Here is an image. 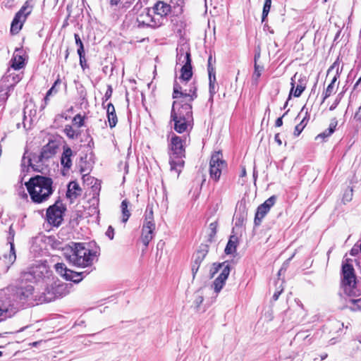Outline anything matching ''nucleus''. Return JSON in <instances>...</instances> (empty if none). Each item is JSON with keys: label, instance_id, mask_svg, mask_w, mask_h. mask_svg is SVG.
Wrapping results in <instances>:
<instances>
[{"label": "nucleus", "instance_id": "obj_1", "mask_svg": "<svg viewBox=\"0 0 361 361\" xmlns=\"http://www.w3.org/2000/svg\"><path fill=\"white\" fill-rule=\"evenodd\" d=\"M4 295L0 298V322L13 316L18 304L27 303L34 305L39 302L40 295H37L32 286H9L4 290Z\"/></svg>", "mask_w": 361, "mask_h": 361}, {"label": "nucleus", "instance_id": "obj_2", "mask_svg": "<svg viewBox=\"0 0 361 361\" xmlns=\"http://www.w3.org/2000/svg\"><path fill=\"white\" fill-rule=\"evenodd\" d=\"M197 87L195 82L190 84V88H184L175 81L173 84V102L171 118H185L193 120L192 102L197 98Z\"/></svg>", "mask_w": 361, "mask_h": 361}, {"label": "nucleus", "instance_id": "obj_3", "mask_svg": "<svg viewBox=\"0 0 361 361\" xmlns=\"http://www.w3.org/2000/svg\"><path fill=\"white\" fill-rule=\"evenodd\" d=\"M64 257L72 265L77 267H92L97 260V252L87 247L82 243H72L64 251Z\"/></svg>", "mask_w": 361, "mask_h": 361}, {"label": "nucleus", "instance_id": "obj_4", "mask_svg": "<svg viewBox=\"0 0 361 361\" xmlns=\"http://www.w3.org/2000/svg\"><path fill=\"white\" fill-rule=\"evenodd\" d=\"M51 178L37 175L25 183V186L32 201L37 204L47 201L52 195L54 189Z\"/></svg>", "mask_w": 361, "mask_h": 361}, {"label": "nucleus", "instance_id": "obj_5", "mask_svg": "<svg viewBox=\"0 0 361 361\" xmlns=\"http://www.w3.org/2000/svg\"><path fill=\"white\" fill-rule=\"evenodd\" d=\"M190 142L189 135L178 136L175 133H171L169 148V164L171 170L176 171L178 175L184 166L183 158L185 157V147Z\"/></svg>", "mask_w": 361, "mask_h": 361}, {"label": "nucleus", "instance_id": "obj_6", "mask_svg": "<svg viewBox=\"0 0 361 361\" xmlns=\"http://www.w3.org/2000/svg\"><path fill=\"white\" fill-rule=\"evenodd\" d=\"M68 293L67 284L61 282L54 276L45 284L44 291L39 297V302H49L63 297Z\"/></svg>", "mask_w": 361, "mask_h": 361}, {"label": "nucleus", "instance_id": "obj_7", "mask_svg": "<svg viewBox=\"0 0 361 361\" xmlns=\"http://www.w3.org/2000/svg\"><path fill=\"white\" fill-rule=\"evenodd\" d=\"M351 259H346L342 264V285L345 293L350 297L359 296V290L356 286V277Z\"/></svg>", "mask_w": 361, "mask_h": 361}, {"label": "nucleus", "instance_id": "obj_8", "mask_svg": "<svg viewBox=\"0 0 361 361\" xmlns=\"http://www.w3.org/2000/svg\"><path fill=\"white\" fill-rule=\"evenodd\" d=\"M53 276L52 272L44 264H39L30 267L27 271H23L20 275L22 282H43L47 283Z\"/></svg>", "mask_w": 361, "mask_h": 361}, {"label": "nucleus", "instance_id": "obj_9", "mask_svg": "<svg viewBox=\"0 0 361 361\" xmlns=\"http://www.w3.org/2000/svg\"><path fill=\"white\" fill-rule=\"evenodd\" d=\"M221 270L219 276L214 280L213 283V287L214 292L219 293L223 288L226 281L227 280L230 271L231 265L228 262L223 263H214L212 267L210 269V277L213 278L214 275Z\"/></svg>", "mask_w": 361, "mask_h": 361}, {"label": "nucleus", "instance_id": "obj_10", "mask_svg": "<svg viewBox=\"0 0 361 361\" xmlns=\"http://www.w3.org/2000/svg\"><path fill=\"white\" fill-rule=\"evenodd\" d=\"M33 8L34 0L25 1L12 20L11 25V32L12 34H18L20 32L27 16L32 13Z\"/></svg>", "mask_w": 361, "mask_h": 361}, {"label": "nucleus", "instance_id": "obj_11", "mask_svg": "<svg viewBox=\"0 0 361 361\" xmlns=\"http://www.w3.org/2000/svg\"><path fill=\"white\" fill-rule=\"evenodd\" d=\"M171 12V6L164 1H159L152 8L147 10L146 17L147 19L143 20L142 23L149 26H157L160 23L158 19L157 21L154 17H152V14L163 18L166 16Z\"/></svg>", "mask_w": 361, "mask_h": 361}, {"label": "nucleus", "instance_id": "obj_12", "mask_svg": "<svg viewBox=\"0 0 361 361\" xmlns=\"http://www.w3.org/2000/svg\"><path fill=\"white\" fill-rule=\"evenodd\" d=\"M227 166L226 162L223 159V155L220 152L212 154L209 161V176L214 181L217 182L221 175V172Z\"/></svg>", "mask_w": 361, "mask_h": 361}, {"label": "nucleus", "instance_id": "obj_13", "mask_svg": "<svg viewBox=\"0 0 361 361\" xmlns=\"http://www.w3.org/2000/svg\"><path fill=\"white\" fill-rule=\"evenodd\" d=\"M56 271L64 278L66 281H71L74 283L80 282L83 278L90 274V271L80 272L73 271L67 268L64 263H57L54 266Z\"/></svg>", "mask_w": 361, "mask_h": 361}, {"label": "nucleus", "instance_id": "obj_14", "mask_svg": "<svg viewBox=\"0 0 361 361\" xmlns=\"http://www.w3.org/2000/svg\"><path fill=\"white\" fill-rule=\"evenodd\" d=\"M65 211L66 208L59 202H56L54 204L50 206L47 210L48 223L54 226H59L63 221V215Z\"/></svg>", "mask_w": 361, "mask_h": 361}, {"label": "nucleus", "instance_id": "obj_15", "mask_svg": "<svg viewBox=\"0 0 361 361\" xmlns=\"http://www.w3.org/2000/svg\"><path fill=\"white\" fill-rule=\"evenodd\" d=\"M291 89L289 93L288 99H290L293 94L295 97H299L306 88L307 78L305 76L298 75L297 73L291 78Z\"/></svg>", "mask_w": 361, "mask_h": 361}, {"label": "nucleus", "instance_id": "obj_16", "mask_svg": "<svg viewBox=\"0 0 361 361\" xmlns=\"http://www.w3.org/2000/svg\"><path fill=\"white\" fill-rule=\"evenodd\" d=\"M15 234V231L13 230V226L11 225L9 227L8 235L7 237L8 243L10 245L9 253L4 255V259L6 265L5 271H8V268L15 262L16 259V250L14 245Z\"/></svg>", "mask_w": 361, "mask_h": 361}, {"label": "nucleus", "instance_id": "obj_17", "mask_svg": "<svg viewBox=\"0 0 361 361\" xmlns=\"http://www.w3.org/2000/svg\"><path fill=\"white\" fill-rule=\"evenodd\" d=\"M276 200V196L273 195L257 207L254 219V224L256 226H259L261 224L264 217L275 204Z\"/></svg>", "mask_w": 361, "mask_h": 361}, {"label": "nucleus", "instance_id": "obj_18", "mask_svg": "<svg viewBox=\"0 0 361 361\" xmlns=\"http://www.w3.org/2000/svg\"><path fill=\"white\" fill-rule=\"evenodd\" d=\"M174 123L173 128L178 133H188L193 126V120L185 118H171Z\"/></svg>", "mask_w": 361, "mask_h": 361}, {"label": "nucleus", "instance_id": "obj_19", "mask_svg": "<svg viewBox=\"0 0 361 361\" xmlns=\"http://www.w3.org/2000/svg\"><path fill=\"white\" fill-rule=\"evenodd\" d=\"M192 62L190 49L187 46L177 48L176 63L180 65H190Z\"/></svg>", "mask_w": 361, "mask_h": 361}, {"label": "nucleus", "instance_id": "obj_20", "mask_svg": "<svg viewBox=\"0 0 361 361\" xmlns=\"http://www.w3.org/2000/svg\"><path fill=\"white\" fill-rule=\"evenodd\" d=\"M208 252L207 246H204V247L200 250H198L194 255H193V262L192 264V276L195 278L197 272L198 271V269L200 268V266L204 259L205 258Z\"/></svg>", "mask_w": 361, "mask_h": 361}, {"label": "nucleus", "instance_id": "obj_21", "mask_svg": "<svg viewBox=\"0 0 361 361\" xmlns=\"http://www.w3.org/2000/svg\"><path fill=\"white\" fill-rule=\"evenodd\" d=\"M59 147L56 141L51 140L47 145L42 147L41 149V157L44 158L47 162L49 159L53 157L57 152Z\"/></svg>", "mask_w": 361, "mask_h": 361}, {"label": "nucleus", "instance_id": "obj_22", "mask_svg": "<svg viewBox=\"0 0 361 361\" xmlns=\"http://www.w3.org/2000/svg\"><path fill=\"white\" fill-rule=\"evenodd\" d=\"M73 150L68 146H63V151L61 157V164L63 166V173L65 171H68L72 166Z\"/></svg>", "mask_w": 361, "mask_h": 361}, {"label": "nucleus", "instance_id": "obj_23", "mask_svg": "<svg viewBox=\"0 0 361 361\" xmlns=\"http://www.w3.org/2000/svg\"><path fill=\"white\" fill-rule=\"evenodd\" d=\"M11 68L13 70H20L25 66V57L22 49H16L10 61Z\"/></svg>", "mask_w": 361, "mask_h": 361}, {"label": "nucleus", "instance_id": "obj_24", "mask_svg": "<svg viewBox=\"0 0 361 361\" xmlns=\"http://www.w3.org/2000/svg\"><path fill=\"white\" fill-rule=\"evenodd\" d=\"M9 72L10 69L8 70L6 74L1 79L0 84H4V86H8L9 91H11V90L21 80L22 75L20 74L9 73Z\"/></svg>", "mask_w": 361, "mask_h": 361}, {"label": "nucleus", "instance_id": "obj_25", "mask_svg": "<svg viewBox=\"0 0 361 361\" xmlns=\"http://www.w3.org/2000/svg\"><path fill=\"white\" fill-rule=\"evenodd\" d=\"M27 163L32 164V168L34 171H40L42 166L45 164L46 161L41 157V152L37 154L36 153H31L27 156Z\"/></svg>", "mask_w": 361, "mask_h": 361}, {"label": "nucleus", "instance_id": "obj_26", "mask_svg": "<svg viewBox=\"0 0 361 361\" xmlns=\"http://www.w3.org/2000/svg\"><path fill=\"white\" fill-rule=\"evenodd\" d=\"M81 188L79 184L76 181H71L68 185V190L66 192L67 198L71 201L75 200L80 195Z\"/></svg>", "mask_w": 361, "mask_h": 361}, {"label": "nucleus", "instance_id": "obj_27", "mask_svg": "<svg viewBox=\"0 0 361 361\" xmlns=\"http://www.w3.org/2000/svg\"><path fill=\"white\" fill-rule=\"evenodd\" d=\"M155 223L154 221V214L152 207L147 205L145 214V219L142 227L155 230Z\"/></svg>", "mask_w": 361, "mask_h": 361}, {"label": "nucleus", "instance_id": "obj_28", "mask_svg": "<svg viewBox=\"0 0 361 361\" xmlns=\"http://www.w3.org/2000/svg\"><path fill=\"white\" fill-rule=\"evenodd\" d=\"M192 76V70L191 63L190 65H183L180 69V76L179 78V80L184 83L183 85L181 86L186 88L187 82L191 79Z\"/></svg>", "mask_w": 361, "mask_h": 361}, {"label": "nucleus", "instance_id": "obj_29", "mask_svg": "<svg viewBox=\"0 0 361 361\" xmlns=\"http://www.w3.org/2000/svg\"><path fill=\"white\" fill-rule=\"evenodd\" d=\"M338 124V121L336 118H334L331 121L329 128L325 130L324 132L319 133L316 137L315 140H317L321 139L322 141H325L326 138L331 136L333 133L335 131L336 126Z\"/></svg>", "mask_w": 361, "mask_h": 361}, {"label": "nucleus", "instance_id": "obj_30", "mask_svg": "<svg viewBox=\"0 0 361 361\" xmlns=\"http://www.w3.org/2000/svg\"><path fill=\"white\" fill-rule=\"evenodd\" d=\"M234 216L235 218L236 225H241L247 217V211L245 204L240 203L238 207L237 211L235 212Z\"/></svg>", "mask_w": 361, "mask_h": 361}, {"label": "nucleus", "instance_id": "obj_31", "mask_svg": "<svg viewBox=\"0 0 361 361\" xmlns=\"http://www.w3.org/2000/svg\"><path fill=\"white\" fill-rule=\"evenodd\" d=\"M154 230L152 228H142L141 240L145 247H147L149 242L154 237Z\"/></svg>", "mask_w": 361, "mask_h": 361}, {"label": "nucleus", "instance_id": "obj_32", "mask_svg": "<svg viewBox=\"0 0 361 361\" xmlns=\"http://www.w3.org/2000/svg\"><path fill=\"white\" fill-rule=\"evenodd\" d=\"M63 131L71 140L78 139L81 133L79 129H74L71 125H66Z\"/></svg>", "mask_w": 361, "mask_h": 361}, {"label": "nucleus", "instance_id": "obj_33", "mask_svg": "<svg viewBox=\"0 0 361 361\" xmlns=\"http://www.w3.org/2000/svg\"><path fill=\"white\" fill-rule=\"evenodd\" d=\"M218 89L216 84V75H209V101L212 102L214 95L216 94Z\"/></svg>", "mask_w": 361, "mask_h": 361}, {"label": "nucleus", "instance_id": "obj_34", "mask_svg": "<svg viewBox=\"0 0 361 361\" xmlns=\"http://www.w3.org/2000/svg\"><path fill=\"white\" fill-rule=\"evenodd\" d=\"M129 202L127 200H123L121 204V209L122 212V222L126 223L130 218L131 214L128 209Z\"/></svg>", "mask_w": 361, "mask_h": 361}, {"label": "nucleus", "instance_id": "obj_35", "mask_svg": "<svg viewBox=\"0 0 361 361\" xmlns=\"http://www.w3.org/2000/svg\"><path fill=\"white\" fill-rule=\"evenodd\" d=\"M9 87L0 84V107L3 106L9 96Z\"/></svg>", "mask_w": 361, "mask_h": 361}, {"label": "nucleus", "instance_id": "obj_36", "mask_svg": "<svg viewBox=\"0 0 361 361\" xmlns=\"http://www.w3.org/2000/svg\"><path fill=\"white\" fill-rule=\"evenodd\" d=\"M236 240L235 236H231L226 247L225 248V252L227 255L232 254L236 250Z\"/></svg>", "mask_w": 361, "mask_h": 361}, {"label": "nucleus", "instance_id": "obj_37", "mask_svg": "<svg viewBox=\"0 0 361 361\" xmlns=\"http://www.w3.org/2000/svg\"><path fill=\"white\" fill-rule=\"evenodd\" d=\"M283 283H284V281L283 280H280L279 278L276 281V288L275 292L274 293V295L272 296V300L274 301H276L279 299L280 295L283 291V289H284Z\"/></svg>", "mask_w": 361, "mask_h": 361}, {"label": "nucleus", "instance_id": "obj_38", "mask_svg": "<svg viewBox=\"0 0 361 361\" xmlns=\"http://www.w3.org/2000/svg\"><path fill=\"white\" fill-rule=\"evenodd\" d=\"M307 111H306L305 116L302 119L300 123H298L295 126V130H294V135L295 136H298L302 133V131L303 130L305 127L306 126V125L307 123V121H308V118H307Z\"/></svg>", "mask_w": 361, "mask_h": 361}, {"label": "nucleus", "instance_id": "obj_39", "mask_svg": "<svg viewBox=\"0 0 361 361\" xmlns=\"http://www.w3.org/2000/svg\"><path fill=\"white\" fill-rule=\"evenodd\" d=\"M217 226H218V224H217L216 221L212 222L209 225V228H208V240L209 242H212L213 240L214 237L216 235V230H217Z\"/></svg>", "mask_w": 361, "mask_h": 361}, {"label": "nucleus", "instance_id": "obj_40", "mask_svg": "<svg viewBox=\"0 0 361 361\" xmlns=\"http://www.w3.org/2000/svg\"><path fill=\"white\" fill-rule=\"evenodd\" d=\"M336 69V75L334 76V78L331 80V82L330 85H332L334 86L335 82L337 81L338 78H339L340 73H339V64L337 63V61L334 62L329 68L328 70V74L333 71L334 69Z\"/></svg>", "mask_w": 361, "mask_h": 361}, {"label": "nucleus", "instance_id": "obj_41", "mask_svg": "<svg viewBox=\"0 0 361 361\" xmlns=\"http://www.w3.org/2000/svg\"><path fill=\"white\" fill-rule=\"evenodd\" d=\"M59 80H56L54 84L52 85V87L47 91V94H46V96L44 99V106H43V108H44V106L47 104L48 103V101L49 99V97L51 96L52 94H56L58 90L56 88V86L58 83H59Z\"/></svg>", "mask_w": 361, "mask_h": 361}, {"label": "nucleus", "instance_id": "obj_42", "mask_svg": "<svg viewBox=\"0 0 361 361\" xmlns=\"http://www.w3.org/2000/svg\"><path fill=\"white\" fill-rule=\"evenodd\" d=\"M271 5V0H265L264 4L263 6L262 15V22H264L267 18Z\"/></svg>", "mask_w": 361, "mask_h": 361}, {"label": "nucleus", "instance_id": "obj_43", "mask_svg": "<svg viewBox=\"0 0 361 361\" xmlns=\"http://www.w3.org/2000/svg\"><path fill=\"white\" fill-rule=\"evenodd\" d=\"M349 302L353 305L350 307V310L353 311H357L361 310V298H352Z\"/></svg>", "mask_w": 361, "mask_h": 361}, {"label": "nucleus", "instance_id": "obj_44", "mask_svg": "<svg viewBox=\"0 0 361 361\" xmlns=\"http://www.w3.org/2000/svg\"><path fill=\"white\" fill-rule=\"evenodd\" d=\"M107 119H108V122H109V126L111 128H113L114 127L116 126L117 122H118V118H117V116L115 114H107Z\"/></svg>", "mask_w": 361, "mask_h": 361}, {"label": "nucleus", "instance_id": "obj_45", "mask_svg": "<svg viewBox=\"0 0 361 361\" xmlns=\"http://www.w3.org/2000/svg\"><path fill=\"white\" fill-rule=\"evenodd\" d=\"M73 125L77 126L78 128H81L84 126V117L80 114H77L73 119Z\"/></svg>", "mask_w": 361, "mask_h": 361}, {"label": "nucleus", "instance_id": "obj_46", "mask_svg": "<svg viewBox=\"0 0 361 361\" xmlns=\"http://www.w3.org/2000/svg\"><path fill=\"white\" fill-rule=\"evenodd\" d=\"M258 57H259V54H258L257 55L256 54L255 56V61H257V58H258ZM262 70V67H260L259 66H258L257 64V62H255V71H254L253 76L255 77L256 80H257L260 77Z\"/></svg>", "mask_w": 361, "mask_h": 361}, {"label": "nucleus", "instance_id": "obj_47", "mask_svg": "<svg viewBox=\"0 0 361 361\" xmlns=\"http://www.w3.org/2000/svg\"><path fill=\"white\" fill-rule=\"evenodd\" d=\"M334 86L329 84L327 86L325 91L323 92L324 97H323L322 102H324L328 97H329L331 95V94L334 92Z\"/></svg>", "mask_w": 361, "mask_h": 361}, {"label": "nucleus", "instance_id": "obj_48", "mask_svg": "<svg viewBox=\"0 0 361 361\" xmlns=\"http://www.w3.org/2000/svg\"><path fill=\"white\" fill-rule=\"evenodd\" d=\"M207 71H208V75H216L215 68L212 65V56H209L207 61Z\"/></svg>", "mask_w": 361, "mask_h": 361}, {"label": "nucleus", "instance_id": "obj_49", "mask_svg": "<svg viewBox=\"0 0 361 361\" xmlns=\"http://www.w3.org/2000/svg\"><path fill=\"white\" fill-rule=\"evenodd\" d=\"M27 152H25L21 161V167L23 171H25V169L27 170L29 166L32 167V164L27 163V157H26Z\"/></svg>", "mask_w": 361, "mask_h": 361}, {"label": "nucleus", "instance_id": "obj_50", "mask_svg": "<svg viewBox=\"0 0 361 361\" xmlns=\"http://www.w3.org/2000/svg\"><path fill=\"white\" fill-rule=\"evenodd\" d=\"M342 96H343L342 93H340V94H338V96L336 98L335 101L334 102V103L329 107V110L330 111H333V110H334L337 107V106L338 105V104L341 102Z\"/></svg>", "mask_w": 361, "mask_h": 361}, {"label": "nucleus", "instance_id": "obj_51", "mask_svg": "<svg viewBox=\"0 0 361 361\" xmlns=\"http://www.w3.org/2000/svg\"><path fill=\"white\" fill-rule=\"evenodd\" d=\"M112 92H113V89H112V87L111 85H108V87H107V90L105 92V94L104 96V98H103V103L104 102V101H107L108 99H109L112 95Z\"/></svg>", "mask_w": 361, "mask_h": 361}, {"label": "nucleus", "instance_id": "obj_52", "mask_svg": "<svg viewBox=\"0 0 361 361\" xmlns=\"http://www.w3.org/2000/svg\"><path fill=\"white\" fill-rule=\"evenodd\" d=\"M106 235L110 239L113 240L114 236V229L111 226H109L106 231Z\"/></svg>", "mask_w": 361, "mask_h": 361}, {"label": "nucleus", "instance_id": "obj_53", "mask_svg": "<svg viewBox=\"0 0 361 361\" xmlns=\"http://www.w3.org/2000/svg\"><path fill=\"white\" fill-rule=\"evenodd\" d=\"M352 197H353V190L350 189V190L345 192V193L343 195V200L349 202L352 200Z\"/></svg>", "mask_w": 361, "mask_h": 361}, {"label": "nucleus", "instance_id": "obj_54", "mask_svg": "<svg viewBox=\"0 0 361 361\" xmlns=\"http://www.w3.org/2000/svg\"><path fill=\"white\" fill-rule=\"evenodd\" d=\"M80 65L83 71L89 68L85 56L80 57Z\"/></svg>", "mask_w": 361, "mask_h": 361}, {"label": "nucleus", "instance_id": "obj_55", "mask_svg": "<svg viewBox=\"0 0 361 361\" xmlns=\"http://www.w3.org/2000/svg\"><path fill=\"white\" fill-rule=\"evenodd\" d=\"M115 108L111 103H109L106 106V114H115Z\"/></svg>", "mask_w": 361, "mask_h": 361}, {"label": "nucleus", "instance_id": "obj_56", "mask_svg": "<svg viewBox=\"0 0 361 361\" xmlns=\"http://www.w3.org/2000/svg\"><path fill=\"white\" fill-rule=\"evenodd\" d=\"M360 251V246L354 245L351 249L350 253L352 256H355L359 253Z\"/></svg>", "mask_w": 361, "mask_h": 361}, {"label": "nucleus", "instance_id": "obj_57", "mask_svg": "<svg viewBox=\"0 0 361 361\" xmlns=\"http://www.w3.org/2000/svg\"><path fill=\"white\" fill-rule=\"evenodd\" d=\"M74 38H75V44L78 46V47H80L81 46H84L83 43H82V40L80 39V37L78 34H75L74 35Z\"/></svg>", "mask_w": 361, "mask_h": 361}, {"label": "nucleus", "instance_id": "obj_58", "mask_svg": "<svg viewBox=\"0 0 361 361\" xmlns=\"http://www.w3.org/2000/svg\"><path fill=\"white\" fill-rule=\"evenodd\" d=\"M288 110L281 116L276 119L275 122L276 127H281L283 125V117L288 113Z\"/></svg>", "mask_w": 361, "mask_h": 361}, {"label": "nucleus", "instance_id": "obj_59", "mask_svg": "<svg viewBox=\"0 0 361 361\" xmlns=\"http://www.w3.org/2000/svg\"><path fill=\"white\" fill-rule=\"evenodd\" d=\"M203 300V297L201 295H198L195 300V303L196 306L198 307L202 303Z\"/></svg>", "mask_w": 361, "mask_h": 361}, {"label": "nucleus", "instance_id": "obj_60", "mask_svg": "<svg viewBox=\"0 0 361 361\" xmlns=\"http://www.w3.org/2000/svg\"><path fill=\"white\" fill-rule=\"evenodd\" d=\"M355 119L357 121L361 120V106L358 108L354 116Z\"/></svg>", "mask_w": 361, "mask_h": 361}, {"label": "nucleus", "instance_id": "obj_61", "mask_svg": "<svg viewBox=\"0 0 361 361\" xmlns=\"http://www.w3.org/2000/svg\"><path fill=\"white\" fill-rule=\"evenodd\" d=\"M78 54L79 55V58L80 57H82V56H85V49H84V46H81L80 47H78Z\"/></svg>", "mask_w": 361, "mask_h": 361}, {"label": "nucleus", "instance_id": "obj_62", "mask_svg": "<svg viewBox=\"0 0 361 361\" xmlns=\"http://www.w3.org/2000/svg\"><path fill=\"white\" fill-rule=\"evenodd\" d=\"M274 140H275V141L277 142V144L279 145H282V141H281V140L280 138L279 133H277V134L275 135Z\"/></svg>", "mask_w": 361, "mask_h": 361}, {"label": "nucleus", "instance_id": "obj_63", "mask_svg": "<svg viewBox=\"0 0 361 361\" xmlns=\"http://www.w3.org/2000/svg\"><path fill=\"white\" fill-rule=\"evenodd\" d=\"M286 271V264H284L283 265V267L280 269V270H279V272H278V276H279V277L281 276V273H282L283 271Z\"/></svg>", "mask_w": 361, "mask_h": 361}, {"label": "nucleus", "instance_id": "obj_64", "mask_svg": "<svg viewBox=\"0 0 361 361\" xmlns=\"http://www.w3.org/2000/svg\"><path fill=\"white\" fill-rule=\"evenodd\" d=\"M120 0H109L110 4L112 6L117 5Z\"/></svg>", "mask_w": 361, "mask_h": 361}]
</instances>
